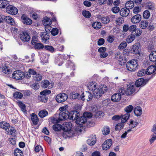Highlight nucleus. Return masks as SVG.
Segmentation results:
<instances>
[{
  "label": "nucleus",
  "instance_id": "54",
  "mask_svg": "<svg viewBox=\"0 0 156 156\" xmlns=\"http://www.w3.org/2000/svg\"><path fill=\"white\" fill-rule=\"evenodd\" d=\"M127 43L126 41H122L119 44L118 48L119 49H123L127 46Z\"/></svg>",
  "mask_w": 156,
  "mask_h": 156
},
{
  "label": "nucleus",
  "instance_id": "17",
  "mask_svg": "<svg viewBox=\"0 0 156 156\" xmlns=\"http://www.w3.org/2000/svg\"><path fill=\"white\" fill-rule=\"evenodd\" d=\"M146 72L147 75H151L153 73H156V66L152 65L147 69Z\"/></svg>",
  "mask_w": 156,
  "mask_h": 156
},
{
  "label": "nucleus",
  "instance_id": "55",
  "mask_svg": "<svg viewBox=\"0 0 156 156\" xmlns=\"http://www.w3.org/2000/svg\"><path fill=\"white\" fill-rule=\"evenodd\" d=\"M138 124V123L137 122L134 120H132L130 122V124L129 125L130 126V128L132 129L136 126Z\"/></svg>",
  "mask_w": 156,
  "mask_h": 156
},
{
  "label": "nucleus",
  "instance_id": "27",
  "mask_svg": "<svg viewBox=\"0 0 156 156\" xmlns=\"http://www.w3.org/2000/svg\"><path fill=\"white\" fill-rule=\"evenodd\" d=\"M142 109L140 106H137L134 110V113L135 115L137 116H140L142 114Z\"/></svg>",
  "mask_w": 156,
  "mask_h": 156
},
{
  "label": "nucleus",
  "instance_id": "53",
  "mask_svg": "<svg viewBox=\"0 0 156 156\" xmlns=\"http://www.w3.org/2000/svg\"><path fill=\"white\" fill-rule=\"evenodd\" d=\"M133 108V107L131 105H129L125 108V111L126 112L129 114Z\"/></svg>",
  "mask_w": 156,
  "mask_h": 156
},
{
  "label": "nucleus",
  "instance_id": "63",
  "mask_svg": "<svg viewBox=\"0 0 156 156\" xmlns=\"http://www.w3.org/2000/svg\"><path fill=\"white\" fill-rule=\"evenodd\" d=\"M83 115L87 119V118H91L92 116V114L89 112H87L84 113Z\"/></svg>",
  "mask_w": 156,
  "mask_h": 156
},
{
  "label": "nucleus",
  "instance_id": "36",
  "mask_svg": "<svg viewBox=\"0 0 156 156\" xmlns=\"http://www.w3.org/2000/svg\"><path fill=\"white\" fill-rule=\"evenodd\" d=\"M42 22L44 25L46 26V25H50L51 23V19L47 17H45L44 18Z\"/></svg>",
  "mask_w": 156,
  "mask_h": 156
},
{
  "label": "nucleus",
  "instance_id": "9",
  "mask_svg": "<svg viewBox=\"0 0 156 156\" xmlns=\"http://www.w3.org/2000/svg\"><path fill=\"white\" fill-rule=\"evenodd\" d=\"M6 12L9 14L15 15L17 14L18 12L17 9L15 6L9 5L6 9Z\"/></svg>",
  "mask_w": 156,
  "mask_h": 156
},
{
  "label": "nucleus",
  "instance_id": "22",
  "mask_svg": "<svg viewBox=\"0 0 156 156\" xmlns=\"http://www.w3.org/2000/svg\"><path fill=\"white\" fill-rule=\"evenodd\" d=\"M145 5L146 9L151 11H153L155 9V4L151 2H146L145 4Z\"/></svg>",
  "mask_w": 156,
  "mask_h": 156
},
{
  "label": "nucleus",
  "instance_id": "33",
  "mask_svg": "<svg viewBox=\"0 0 156 156\" xmlns=\"http://www.w3.org/2000/svg\"><path fill=\"white\" fill-rule=\"evenodd\" d=\"M70 97L73 99H79L80 97V94L75 92H73L70 93Z\"/></svg>",
  "mask_w": 156,
  "mask_h": 156
},
{
  "label": "nucleus",
  "instance_id": "11",
  "mask_svg": "<svg viewBox=\"0 0 156 156\" xmlns=\"http://www.w3.org/2000/svg\"><path fill=\"white\" fill-rule=\"evenodd\" d=\"M92 94L88 91L86 92L85 95H84V93H83L80 96L81 99L83 101L86 99L87 101H89L92 99Z\"/></svg>",
  "mask_w": 156,
  "mask_h": 156
},
{
  "label": "nucleus",
  "instance_id": "50",
  "mask_svg": "<svg viewBox=\"0 0 156 156\" xmlns=\"http://www.w3.org/2000/svg\"><path fill=\"white\" fill-rule=\"evenodd\" d=\"M18 104L19 107L21 108V110L24 112H26L25 109L26 106L21 101L18 102Z\"/></svg>",
  "mask_w": 156,
  "mask_h": 156
},
{
  "label": "nucleus",
  "instance_id": "15",
  "mask_svg": "<svg viewBox=\"0 0 156 156\" xmlns=\"http://www.w3.org/2000/svg\"><path fill=\"white\" fill-rule=\"evenodd\" d=\"M112 144V141L111 139L106 140L102 145L103 149L107 150L109 149Z\"/></svg>",
  "mask_w": 156,
  "mask_h": 156
},
{
  "label": "nucleus",
  "instance_id": "64",
  "mask_svg": "<svg viewBox=\"0 0 156 156\" xmlns=\"http://www.w3.org/2000/svg\"><path fill=\"white\" fill-rule=\"evenodd\" d=\"M102 22L104 23H107L109 22L110 20L107 17H104L101 19Z\"/></svg>",
  "mask_w": 156,
  "mask_h": 156
},
{
  "label": "nucleus",
  "instance_id": "25",
  "mask_svg": "<svg viewBox=\"0 0 156 156\" xmlns=\"http://www.w3.org/2000/svg\"><path fill=\"white\" fill-rule=\"evenodd\" d=\"M121 98L120 94L115 93L112 96L111 100L113 102H118L120 100Z\"/></svg>",
  "mask_w": 156,
  "mask_h": 156
},
{
  "label": "nucleus",
  "instance_id": "51",
  "mask_svg": "<svg viewBox=\"0 0 156 156\" xmlns=\"http://www.w3.org/2000/svg\"><path fill=\"white\" fill-rule=\"evenodd\" d=\"M150 16V12L147 10L144 11L143 12V16L145 19H148Z\"/></svg>",
  "mask_w": 156,
  "mask_h": 156
},
{
  "label": "nucleus",
  "instance_id": "31",
  "mask_svg": "<svg viewBox=\"0 0 156 156\" xmlns=\"http://www.w3.org/2000/svg\"><path fill=\"white\" fill-rule=\"evenodd\" d=\"M134 6V2L132 1H129L125 4L126 8L129 10L132 9Z\"/></svg>",
  "mask_w": 156,
  "mask_h": 156
},
{
  "label": "nucleus",
  "instance_id": "3",
  "mask_svg": "<svg viewBox=\"0 0 156 156\" xmlns=\"http://www.w3.org/2000/svg\"><path fill=\"white\" fill-rule=\"evenodd\" d=\"M51 93V91L49 90H45L42 91L40 93V95L38 97V100L44 103L47 102L48 98L46 95Z\"/></svg>",
  "mask_w": 156,
  "mask_h": 156
},
{
  "label": "nucleus",
  "instance_id": "47",
  "mask_svg": "<svg viewBox=\"0 0 156 156\" xmlns=\"http://www.w3.org/2000/svg\"><path fill=\"white\" fill-rule=\"evenodd\" d=\"M41 87L44 88H46L50 84L49 81L46 80L42 81L41 83Z\"/></svg>",
  "mask_w": 156,
  "mask_h": 156
},
{
  "label": "nucleus",
  "instance_id": "5",
  "mask_svg": "<svg viewBox=\"0 0 156 156\" xmlns=\"http://www.w3.org/2000/svg\"><path fill=\"white\" fill-rule=\"evenodd\" d=\"M24 73L20 70H17L14 72L12 74V78L17 80H22L25 77Z\"/></svg>",
  "mask_w": 156,
  "mask_h": 156
},
{
  "label": "nucleus",
  "instance_id": "43",
  "mask_svg": "<svg viewBox=\"0 0 156 156\" xmlns=\"http://www.w3.org/2000/svg\"><path fill=\"white\" fill-rule=\"evenodd\" d=\"M2 71L5 74H9L10 72V69H9L8 66L5 65H3L2 67Z\"/></svg>",
  "mask_w": 156,
  "mask_h": 156
},
{
  "label": "nucleus",
  "instance_id": "49",
  "mask_svg": "<svg viewBox=\"0 0 156 156\" xmlns=\"http://www.w3.org/2000/svg\"><path fill=\"white\" fill-rule=\"evenodd\" d=\"M141 33L142 31L141 30L138 29H136L134 32L132 33L131 34L134 35L135 37L136 36L138 37L140 36L141 34Z\"/></svg>",
  "mask_w": 156,
  "mask_h": 156
},
{
  "label": "nucleus",
  "instance_id": "16",
  "mask_svg": "<svg viewBox=\"0 0 156 156\" xmlns=\"http://www.w3.org/2000/svg\"><path fill=\"white\" fill-rule=\"evenodd\" d=\"M96 141V137L95 135H92L90 136L89 139L87 140V143L90 146L94 145Z\"/></svg>",
  "mask_w": 156,
  "mask_h": 156
},
{
  "label": "nucleus",
  "instance_id": "40",
  "mask_svg": "<svg viewBox=\"0 0 156 156\" xmlns=\"http://www.w3.org/2000/svg\"><path fill=\"white\" fill-rule=\"evenodd\" d=\"M38 115L40 117L43 118L48 115V112L46 110H43L39 112Z\"/></svg>",
  "mask_w": 156,
  "mask_h": 156
},
{
  "label": "nucleus",
  "instance_id": "10",
  "mask_svg": "<svg viewBox=\"0 0 156 156\" xmlns=\"http://www.w3.org/2000/svg\"><path fill=\"white\" fill-rule=\"evenodd\" d=\"M69 112L65 111V112H60L59 113V118L58 122L64 120L69 119Z\"/></svg>",
  "mask_w": 156,
  "mask_h": 156
},
{
  "label": "nucleus",
  "instance_id": "2",
  "mask_svg": "<svg viewBox=\"0 0 156 156\" xmlns=\"http://www.w3.org/2000/svg\"><path fill=\"white\" fill-rule=\"evenodd\" d=\"M138 66L137 61L136 60H131L127 63L126 67L130 71H134L136 69Z\"/></svg>",
  "mask_w": 156,
  "mask_h": 156
},
{
  "label": "nucleus",
  "instance_id": "26",
  "mask_svg": "<svg viewBox=\"0 0 156 156\" xmlns=\"http://www.w3.org/2000/svg\"><path fill=\"white\" fill-rule=\"evenodd\" d=\"M149 59L151 61L155 62L156 66V51H152L149 55Z\"/></svg>",
  "mask_w": 156,
  "mask_h": 156
},
{
  "label": "nucleus",
  "instance_id": "44",
  "mask_svg": "<svg viewBox=\"0 0 156 156\" xmlns=\"http://www.w3.org/2000/svg\"><path fill=\"white\" fill-rule=\"evenodd\" d=\"M72 124L70 122L66 123L63 129V130H71L72 127Z\"/></svg>",
  "mask_w": 156,
  "mask_h": 156
},
{
  "label": "nucleus",
  "instance_id": "38",
  "mask_svg": "<svg viewBox=\"0 0 156 156\" xmlns=\"http://www.w3.org/2000/svg\"><path fill=\"white\" fill-rule=\"evenodd\" d=\"M92 26L94 29L98 30L101 27V25L100 22H95L92 23Z\"/></svg>",
  "mask_w": 156,
  "mask_h": 156
},
{
  "label": "nucleus",
  "instance_id": "46",
  "mask_svg": "<svg viewBox=\"0 0 156 156\" xmlns=\"http://www.w3.org/2000/svg\"><path fill=\"white\" fill-rule=\"evenodd\" d=\"M34 80L37 81H39L42 79V76L40 73L36 74L33 77Z\"/></svg>",
  "mask_w": 156,
  "mask_h": 156
},
{
  "label": "nucleus",
  "instance_id": "1",
  "mask_svg": "<svg viewBox=\"0 0 156 156\" xmlns=\"http://www.w3.org/2000/svg\"><path fill=\"white\" fill-rule=\"evenodd\" d=\"M107 90V87L106 86H103L99 88L94 89L93 92L94 97L98 98L101 96L102 94L106 93Z\"/></svg>",
  "mask_w": 156,
  "mask_h": 156
},
{
  "label": "nucleus",
  "instance_id": "19",
  "mask_svg": "<svg viewBox=\"0 0 156 156\" xmlns=\"http://www.w3.org/2000/svg\"><path fill=\"white\" fill-rule=\"evenodd\" d=\"M140 45L138 43L132 46V51L133 53L135 54H139L140 53Z\"/></svg>",
  "mask_w": 156,
  "mask_h": 156
},
{
  "label": "nucleus",
  "instance_id": "23",
  "mask_svg": "<svg viewBox=\"0 0 156 156\" xmlns=\"http://www.w3.org/2000/svg\"><path fill=\"white\" fill-rule=\"evenodd\" d=\"M130 11L126 8H122L120 12V15L123 17H126L128 15Z\"/></svg>",
  "mask_w": 156,
  "mask_h": 156
},
{
  "label": "nucleus",
  "instance_id": "37",
  "mask_svg": "<svg viewBox=\"0 0 156 156\" xmlns=\"http://www.w3.org/2000/svg\"><path fill=\"white\" fill-rule=\"evenodd\" d=\"M62 129V126L59 124H55L53 126V129L55 131H60Z\"/></svg>",
  "mask_w": 156,
  "mask_h": 156
},
{
  "label": "nucleus",
  "instance_id": "4",
  "mask_svg": "<svg viewBox=\"0 0 156 156\" xmlns=\"http://www.w3.org/2000/svg\"><path fill=\"white\" fill-rule=\"evenodd\" d=\"M154 74L152 75L148 79L144 80L143 78H140L137 80L135 84L137 87L140 86H143L145 85L148 83L149 80L152 77H153Z\"/></svg>",
  "mask_w": 156,
  "mask_h": 156
},
{
  "label": "nucleus",
  "instance_id": "57",
  "mask_svg": "<svg viewBox=\"0 0 156 156\" xmlns=\"http://www.w3.org/2000/svg\"><path fill=\"white\" fill-rule=\"evenodd\" d=\"M124 21L123 18L122 17L118 18L116 20V23L119 25H120L122 24Z\"/></svg>",
  "mask_w": 156,
  "mask_h": 156
},
{
  "label": "nucleus",
  "instance_id": "18",
  "mask_svg": "<svg viewBox=\"0 0 156 156\" xmlns=\"http://www.w3.org/2000/svg\"><path fill=\"white\" fill-rule=\"evenodd\" d=\"M21 19L23 23L26 24L30 25L32 23V20L25 14H23L22 16Z\"/></svg>",
  "mask_w": 156,
  "mask_h": 156
},
{
  "label": "nucleus",
  "instance_id": "21",
  "mask_svg": "<svg viewBox=\"0 0 156 156\" xmlns=\"http://www.w3.org/2000/svg\"><path fill=\"white\" fill-rule=\"evenodd\" d=\"M40 36L44 42H46L49 39V33L47 32H41Z\"/></svg>",
  "mask_w": 156,
  "mask_h": 156
},
{
  "label": "nucleus",
  "instance_id": "60",
  "mask_svg": "<svg viewBox=\"0 0 156 156\" xmlns=\"http://www.w3.org/2000/svg\"><path fill=\"white\" fill-rule=\"evenodd\" d=\"M111 11L113 13H117L119 12L120 8L119 7L115 6L112 8Z\"/></svg>",
  "mask_w": 156,
  "mask_h": 156
},
{
  "label": "nucleus",
  "instance_id": "24",
  "mask_svg": "<svg viewBox=\"0 0 156 156\" xmlns=\"http://www.w3.org/2000/svg\"><path fill=\"white\" fill-rule=\"evenodd\" d=\"M87 119L85 118L84 116L83 115V116L78 117V119L76 121V124L81 125L82 124L85 123L87 122Z\"/></svg>",
  "mask_w": 156,
  "mask_h": 156
},
{
  "label": "nucleus",
  "instance_id": "20",
  "mask_svg": "<svg viewBox=\"0 0 156 156\" xmlns=\"http://www.w3.org/2000/svg\"><path fill=\"white\" fill-rule=\"evenodd\" d=\"M141 20V16L140 14H137L133 16L131 19V21L133 23H139Z\"/></svg>",
  "mask_w": 156,
  "mask_h": 156
},
{
  "label": "nucleus",
  "instance_id": "32",
  "mask_svg": "<svg viewBox=\"0 0 156 156\" xmlns=\"http://www.w3.org/2000/svg\"><path fill=\"white\" fill-rule=\"evenodd\" d=\"M130 116V114L126 113L124 115H121V119L122 122H123L124 124L127 119Z\"/></svg>",
  "mask_w": 156,
  "mask_h": 156
},
{
  "label": "nucleus",
  "instance_id": "48",
  "mask_svg": "<svg viewBox=\"0 0 156 156\" xmlns=\"http://www.w3.org/2000/svg\"><path fill=\"white\" fill-rule=\"evenodd\" d=\"M14 154L15 156H22L23 153L20 149L16 148L14 151Z\"/></svg>",
  "mask_w": 156,
  "mask_h": 156
},
{
  "label": "nucleus",
  "instance_id": "30",
  "mask_svg": "<svg viewBox=\"0 0 156 156\" xmlns=\"http://www.w3.org/2000/svg\"><path fill=\"white\" fill-rule=\"evenodd\" d=\"M9 5V2L5 0H0V8H5Z\"/></svg>",
  "mask_w": 156,
  "mask_h": 156
},
{
  "label": "nucleus",
  "instance_id": "41",
  "mask_svg": "<svg viewBox=\"0 0 156 156\" xmlns=\"http://www.w3.org/2000/svg\"><path fill=\"white\" fill-rule=\"evenodd\" d=\"M34 48L36 49L41 50L44 48V46L41 43H37L34 45Z\"/></svg>",
  "mask_w": 156,
  "mask_h": 156
},
{
  "label": "nucleus",
  "instance_id": "29",
  "mask_svg": "<svg viewBox=\"0 0 156 156\" xmlns=\"http://www.w3.org/2000/svg\"><path fill=\"white\" fill-rule=\"evenodd\" d=\"M10 127V125L9 123L5 121L1 122H0V127L6 130L9 129V128Z\"/></svg>",
  "mask_w": 156,
  "mask_h": 156
},
{
  "label": "nucleus",
  "instance_id": "56",
  "mask_svg": "<svg viewBox=\"0 0 156 156\" xmlns=\"http://www.w3.org/2000/svg\"><path fill=\"white\" fill-rule=\"evenodd\" d=\"M13 96L16 98H21L23 97V94L19 92H16L13 94Z\"/></svg>",
  "mask_w": 156,
  "mask_h": 156
},
{
  "label": "nucleus",
  "instance_id": "7",
  "mask_svg": "<svg viewBox=\"0 0 156 156\" xmlns=\"http://www.w3.org/2000/svg\"><path fill=\"white\" fill-rule=\"evenodd\" d=\"M4 20L11 25H13V23H14L13 19L11 17L5 16H4L0 15V23H2Z\"/></svg>",
  "mask_w": 156,
  "mask_h": 156
},
{
  "label": "nucleus",
  "instance_id": "6",
  "mask_svg": "<svg viewBox=\"0 0 156 156\" xmlns=\"http://www.w3.org/2000/svg\"><path fill=\"white\" fill-rule=\"evenodd\" d=\"M67 98V95L65 93H63L58 94L56 96L55 99L57 102L61 103L66 101Z\"/></svg>",
  "mask_w": 156,
  "mask_h": 156
},
{
  "label": "nucleus",
  "instance_id": "45",
  "mask_svg": "<svg viewBox=\"0 0 156 156\" xmlns=\"http://www.w3.org/2000/svg\"><path fill=\"white\" fill-rule=\"evenodd\" d=\"M135 36L131 34L127 37L126 39V41L128 43H130L135 39Z\"/></svg>",
  "mask_w": 156,
  "mask_h": 156
},
{
  "label": "nucleus",
  "instance_id": "14",
  "mask_svg": "<svg viewBox=\"0 0 156 156\" xmlns=\"http://www.w3.org/2000/svg\"><path fill=\"white\" fill-rule=\"evenodd\" d=\"M63 131L62 133V136L65 138L72 137L75 135L74 132L71 130H63Z\"/></svg>",
  "mask_w": 156,
  "mask_h": 156
},
{
  "label": "nucleus",
  "instance_id": "28",
  "mask_svg": "<svg viewBox=\"0 0 156 156\" xmlns=\"http://www.w3.org/2000/svg\"><path fill=\"white\" fill-rule=\"evenodd\" d=\"M31 120L34 125H37L39 121L38 118L36 115L34 113H32L31 115Z\"/></svg>",
  "mask_w": 156,
  "mask_h": 156
},
{
  "label": "nucleus",
  "instance_id": "39",
  "mask_svg": "<svg viewBox=\"0 0 156 156\" xmlns=\"http://www.w3.org/2000/svg\"><path fill=\"white\" fill-rule=\"evenodd\" d=\"M44 49L51 53L55 52V50L54 47L51 45H45L44 47Z\"/></svg>",
  "mask_w": 156,
  "mask_h": 156
},
{
  "label": "nucleus",
  "instance_id": "35",
  "mask_svg": "<svg viewBox=\"0 0 156 156\" xmlns=\"http://www.w3.org/2000/svg\"><path fill=\"white\" fill-rule=\"evenodd\" d=\"M148 22L147 20H142L140 24V27L143 29H145L148 24Z\"/></svg>",
  "mask_w": 156,
  "mask_h": 156
},
{
  "label": "nucleus",
  "instance_id": "52",
  "mask_svg": "<svg viewBox=\"0 0 156 156\" xmlns=\"http://www.w3.org/2000/svg\"><path fill=\"white\" fill-rule=\"evenodd\" d=\"M102 131L103 134L106 135L109 134L110 129L108 127L106 126L104 127Z\"/></svg>",
  "mask_w": 156,
  "mask_h": 156
},
{
  "label": "nucleus",
  "instance_id": "13",
  "mask_svg": "<svg viewBox=\"0 0 156 156\" xmlns=\"http://www.w3.org/2000/svg\"><path fill=\"white\" fill-rule=\"evenodd\" d=\"M20 39L23 42L28 41L30 39L29 35L27 32H22L20 35Z\"/></svg>",
  "mask_w": 156,
  "mask_h": 156
},
{
  "label": "nucleus",
  "instance_id": "42",
  "mask_svg": "<svg viewBox=\"0 0 156 156\" xmlns=\"http://www.w3.org/2000/svg\"><path fill=\"white\" fill-rule=\"evenodd\" d=\"M124 126V124L123 122L118 123L115 126V129L116 131H120L123 128Z\"/></svg>",
  "mask_w": 156,
  "mask_h": 156
},
{
  "label": "nucleus",
  "instance_id": "12",
  "mask_svg": "<svg viewBox=\"0 0 156 156\" xmlns=\"http://www.w3.org/2000/svg\"><path fill=\"white\" fill-rule=\"evenodd\" d=\"M135 86L129 84L127 85V87L125 91V94L126 95H130L135 91Z\"/></svg>",
  "mask_w": 156,
  "mask_h": 156
},
{
  "label": "nucleus",
  "instance_id": "59",
  "mask_svg": "<svg viewBox=\"0 0 156 156\" xmlns=\"http://www.w3.org/2000/svg\"><path fill=\"white\" fill-rule=\"evenodd\" d=\"M127 61V59L126 58V57H122V59L119 60V64L121 65H123Z\"/></svg>",
  "mask_w": 156,
  "mask_h": 156
},
{
  "label": "nucleus",
  "instance_id": "8",
  "mask_svg": "<svg viewBox=\"0 0 156 156\" xmlns=\"http://www.w3.org/2000/svg\"><path fill=\"white\" fill-rule=\"evenodd\" d=\"M69 119L72 120H76L78 119V117L80 116L79 112L76 111L74 110L69 112Z\"/></svg>",
  "mask_w": 156,
  "mask_h": 156
},
{
  "label": "nucleus",
  "instance_id": "34",
  "mask_svg": "<svg viewBox=\"0 0 156 156\" xmlns=\"http://www.w3.org/2000/svg\"><path fill=\"white\" fill-rule=\"evenodd\" d=\"M97 85H96L94 82H90L87 84V87L90 90H94V89H96V87Z\"/></svg>",
  "mask_w": 156,
  "mask_h": 156
},
{
  "label": "nucleus",
  "instance_id": "58",
  "mask_svg": "<svg viewBox=\"0 0 156 156\" xmlns=\"http://www.w3.org/2000/svg\"><path fill=\"white\" fill-rule=\"evenodd\" d=\"M146 74L147 75L146 71L144 69H142L138 72L137 76H142Z\"/></svg>",
  "mask_w": 156,
  "mask_h": 156
},
{
  "label": "nucleus",
  "instance_id": "61",
  "mask_svg": "<svg viewBox=\"0 0 156 156\" xmlns=\"http://www.w3.org/2000/svg\"><path fill=\"white\" fill-rule=\"evenodd\" d=\"M51 34L54 36L57 35L58 33V29L56 28H53L51 31Z\"/></svg>",
  "mask_w": 156,
  "mask_h": 156
},
{
  "label": "nucleus",
  "instance_id": "62",
  "mask_svg": "<svg viewBox=\"0 0 156 156\" xmlns=\"http://www.w3.org/2000/svg\"><path fill=\"white\" fill-rule=\"evenodd\" d=\"M82 14L85 17L88 18L90 17L91 14L89 11H83Z\"/></svg>",
  "mask_w": 156,
  "mask_h": 156
}]
</instances>
